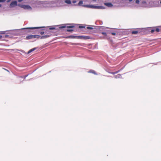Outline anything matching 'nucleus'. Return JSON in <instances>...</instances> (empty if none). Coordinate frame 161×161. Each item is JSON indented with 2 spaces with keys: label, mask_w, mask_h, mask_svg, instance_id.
Wrapping results in <instances>:
<instances>
[{
  "label": "nucleus",
  "mask_w": 161,
  "mask_h": 161,
  "mask_svg": "<svg viewBox=\"0 0 161 161\" xmlns=\"http://www.w3.org/2000/svg\"><path fill=\"white\" fill-rule=\"evenodd\" d=\"M155 31L157 32H159V29L158 28H157L156 29Z\"/></svg>",
  "instance_id": "20"
},
{
  "label": "nucleus",
  "mask_w": 161,
  "mask_h": 161,
  "mask_svg": "<svg viewBox=\"0 0 161 161\" xmlns=\"http://www.w3.org/2000/svg\"><path fill=\"white\" fill-rule=\"evenodd\" d=\"M6 1V0H0V2H4Z\"/></svg>",
  "instance_id": "27"
},
{
  "label": "nucleus",
  "mask_w": 161,
  "mask_h": 161,
  "mask_svg": "<svg viewBox=\"0 0 161 161\" xmlns=\"http://www.w3.org/2000/svg\"><path fill=\"white\" fill-rule=\"evenodd\" d=\"M49 36H50L49 35H46V36H40V37L41 39H44V38H47L49 37Z\"/></svg>",
  "instance_id": "13"
},
{
  "label": "nucleus",
  "mask_w": 161,
  "mask_h": 161,
  "mask_svg": "<svg viewBox=\"0 0 161 161\" xmlns=\"http://www.w3.org/2000/svg\"><path fill=\"white\" fill-rule=\"evenodd\" d=\"M2 37V36H0V37Z\"/></svg>",
  "instance_id": "40"
},
{
  "label": "nucleus",
  "mask_w": 161,
  "mask_h": 161,
  "mask_svg": "<svg viewBox=\"0 0 161 161\" xmlns=\"http://www.w3.org/2000/svg\"><path fill=\"white\" fill-rule=\"evenodd\" d=\"M17 5L18 6H19L20 7L22 8V5H21V4H18V5H17Z\"/></svg>",
  "instance_id": "26"
},
{
  "label": "nucleus",
  "mask_w": 161,
  "mask_h": 161,
  "mask_svg": "<svg viewBox=\"0 0 161 161\" xmlns=\"http://www.w3.org/2000/svg\"><path fill=\"white\" fill-rule=\"evenodd\" d=\"M92 1H93V2H96V0H92Z\"/></svg>",
  "instance_id": "36"
},
{
  "label": "nucleus",
  "mask_w": 161,
  "mask_h": 161,
  "mask_svg": "<svg viewBox=\"0 0 161 161\" xmlns=\"http://www.w3.org/2000/svg\"><path fill=\"white\" fill-rule=\"evenodd\" d=\"M23 0H18V2H20L21 1H22Z\"/></svg>",
  "instance_id": "34"
},
{
  "label": "nucleus",
  "mask_w": 161,
  "mask_h": 161,
  "mask_svg": "<svg viewBox=\"0 0 161 161\" xmlns=\"http://www.w3.org/2000/svg\"><path fill=\"white\" fill-rule=\"evenodd\" d=\"M27 76H28V75H26L25 76V78L26 77H27Z\"/></svg>",
  "instance_id": "37"
},
{
  "label": "nucleus",
  "mask_w": 161,
  "mask_h": 161,
  "mask_svg": "<svg viewBox=\"0 0 161 161\" xmlns=\"http://www.w3.org/2000/svg\"><path fill=\"white\" fill-rule=\"evenodd\" d=\"M102 34L103 35H104L105 36H107V34H106V33H105V32H102Z\"/></svg>",
  "instance_id": "23"
},
{
  "label": "nucleus",
  "mask_w": 161,
  "mask_h": 161,
  "mask_svg": "<svg viewBox=\"0 0 161 161\" xmlns=\"http://www.w3.org/2000/svg\"><path fill=\"white\" fill-rule=\"evenodd\" d=\"M155 31V30H154L152 29V30H151V33H153Z\"/></svg>",
  "instance_id": "28"
},
{
  "label": "nucleus",
  "mask_w": 161,
  "mask_h": 161,
  "mask_svg": "<svg viewBox=\"0 0 161 161\" xmlns=\"http://www.w3.org/2000/svg\"><path fill=\"white\" fill-rule=\"evenodd\" d=\"M36 49V48L35 47V48H33L31 49H30L29 51H28V53L29 54L31 53V52L34 51V50H35Z\"/></svg>",
  "instance_id": "15"
},
{
  "label": "nucleus",
  "mask_w": 161,
  "mask_h": 161,
  "mask_svg": "<svg viewBox=\"0 0 161 161\" xmlns=\"http://www.w3.org/2000/svg\"><path fill=\"white\" fill-rule=\"evenodd\" d=\"M66 27V26L65 25H63L61 27H60V28H65Z\"/></svg>",
  "instance_id": "25"
},
{
  "label": "nucleus",
  "mask_w": 161,
  "mask_h": 161,
  "mask_svg": "<svg viewBox=\"0 0 161 161\" xmlns=\"http://www.w3.org/2000/svg\"><path fill=\"white\" fill-rule=\"evenodd\" d=\"M118 72V71H117L115 73H117Z\"/></svg>",
  "instance_id": "41"
},
{
  "label": "nucleus",
  "mask_w": 161,
  "mask_h": 161,
  "mask_svg": "<svg viewBox=\"0 0 161 161\" xmlns=\"http://www.w3.org/2000/svg\"><path fill=\"white\" fill-rule=\"evenodd\" d=\"M87 29H90V30H92V29H93V28L90 27H87Z\"/></svg>",
  "instance_id": "24"
},
{
  "label": "nucleus",
  "mask_w": 161,
  "mask_h": 161,
  "mask_svg": "<svg viewBox=\"0 0 161 161\" xmlns=\"http://www.w3.org/2000/svg\"><path fill=\"white\" fill-rule=\"evenodd\" d=\"M2 5L1 4H0V8L1 7Z\"/></svg>",
  "instance_id": "39"
},
{
  "label": "nucleus",
  "mask_w": 161,
  "mask_h": 161,
  "mask_svg": "<svg viewBox=\"0 0 161 161\" xmlns=\"http://www.w3.org/2000/svg\"><path fill=\"white\" fill-rule=\"evenodd\" d=\"M40 37V36L37 35H31L27 36L26 39H34V38H39Z\"/></svg>",
  "instance_id": "6"
},
{
  "label": "nucleus",
  "mask_w": 161,
  "mask_h": 161,
  "mask_svg": "<svg viewBox=\"0 0 161 161\" xmlns=\"http://www.w3.org/2000/svg\"><path fill=\"white\" fill-rule=\"evenodd\" d=\"M79 27L80 28H83L84 27L83 26H79Z\"/></svg>",
  "instance_id": "31"
},
{
  "label": "nucleus",
  "mask_w": 161,
  "mask_h": 161,
  "mask_svg": "<svg viewBox=\"0 0 161 161\" xmlns=\"http://www.w3.org/2000/svg\"><path fill=\"white\" fill-rule=\"evenodd\" d=\"M83 6L86 7L88 8H92L102 9L103 8V7L101 6H94L93 5H84Z\"/></svg>",
  "instance_id": "5"
},
{
  "label": "nucleus",
  "mask_w": 161,
  "mask_h": 161,
  "mask_svg": "<svg viewBox=\"0 0 161 161\" xmlns=\"http://www.w3.org/2000/svg\"><path fill=\"white\" fill-rule=\"evenodd\" d=\"M67 31L69 32V31H73V30L72 29H68Z\"/></svg>",
  "instance_id": "22"
},
{
  "label": "nucleus",
  "mask_w": 161,
  "mask_h": 161,
  "mask_svg": "<svg viewBox=\"0 0 161 161\" xmlns=\"http://www.w3.org/2000/svg\"><path fill=\"white\" fill-rule=\"evenodd\" d=\"M64 3L67 4H71V2L70 0H65Z\"/></svg>",
  "instance_id": "14"
},
{
  "label": "nucleus",
  "mask_w": 161,
  "mask_h": 161,
  "mask_svg": "<svg viewBox=\"0 0 161 161\" xmlns=\"http://www.w3.org/2000/svg\"><path fill=\"white\" fill-rule=\"evenodd\" d=\"M88 72L94 74L96 75H97V74L95 72V71L93 70H90V71H89Z\"/></svg>",
  "instance_id": "17"
},
{
  "label": "nucleus",
  "mask_w": 161,
  "mask_h": 161,
  "mask_svg": "<svg viewBox=\"0 0 161 161\" xmlns=\"http://www.w3.org/2000/svg\"><path fill=\"white\" fill-rule=\"evenodd\" d=\"M17 6V2L16 1H12L10 4L9 7L10 8L13 7Z\"/></svg>",
  "instance_id": "7"
},
{
  "label": "nucleus",
  "mask_w": 161,
  "mask_h": 161,
  "mask_svg": "<svg viewBox=\"0 0 161 161\" xmlns=\"http://www.w3.org/2000/svg\"><path fill=\"white\" fill-rule=\"evenodd\" d=\"M149 8L161 6V5H159V1L158 0L154 1L149 0Z\"/></svg>",
  "instance_id": "2"
},
{
  "label": "nucleus",
  "mask_w": 161,
  "mask_h": 161,
  "mask_svg": "<svg viewBox=\"0 0 161 161\" xmlns=\"http://www.w3.org/2000/svg\"><path fill=\"white\" fill-rule=\"evenodd\" d=\"M83 3V2L82 1H80L79 2L78 5L79 6H82V4Z\"/></svg>",
  "instance_id": "18"
},
{
  "label": "nucleus",
  "mask_w": 161,
  "mask_h": 161,
  "mask_svg": "<svg viewBox=\"0 0 161 161\" xmlns=\"http://www.w3.org/2000/svg\"><path fill=\"white\" fill-rule=\"evenodd\" d=\"M72 2L73 3H75L76 2V1H73Z\"/></svg>",
  "instance_id": "32"
},
{
  "label": "nucleus",
  "mask_w": 161,
  "mask_h": 161,
  "mask_svg": "<svg viewBox=\"0 0 161 161\" xmlns=\"http://www.w3.org/2000/svg\"><path fill=\"white\" fill-rule=\"evenodd\" d=\"M11 0H7V3L11 1Z\"/></svg>",
  "instance_id": "33"
},
{
  "label": "nucleus",
  "mask_w": 161,
  "mask_h": 161,
  "mask_svg": "<svg viewBox=\"0 0 161 161\" xmlns=\"http://www.w3.org/2000/svg\"><path fill=\"white\" fill-rule=\"evenodd\" d=\"M74 27V26L71 25V26H67V27L68 28H72L73 27Z\"/></svg>",
  "instance_id": "21"
},
{
  "label": "nucleus",
  "mask_w": 161,
  "mask_h": 161,
  "mask_svg": "<svg viewBox=\"0 0 161 161\" xmlns=\"http://www.w3.org/2000/svg\"><path fill=\"white\" fill-rule=\"evenodd\" d=\"M104 5L109 7H111L113 6V5L110 3H105Z\"/></svg>",
  "instance_id": "10"
},
{
  "label": "nucleus",
  "mask_w": 161,
  "mask_h": 161,
  "mask_svg": "<svg viewBox=\"0 0 161 161\" xmlns=\"http://www.w3.org/2000/svg\"><path fill=\"white\" fill-rule=\"evenodd\" d=\"M138 32L137 31H133L132 32V34H136L138 33Z\"/></svg>",
  "instance_id": "19"
},
{
  "label": "nucleus",
  "mask_w": 161,
  "mask_h": 161,
  "mask_svg": "<svg viewBox=\"0 0 161 161\" xmlns=\"http://www.w3.org/2000/svg\"><path fill=\"white\" fill-rule=\"evenodd\" d=\"M118 2L119 4L115 5L117 7H127L131 8H137L138 6L136 4H138L139 0H119Z\"/></svg>",
  "instance_id": "1"
},
{
  "label": "nucleus",
  "mask_w": 161,
  "mask_h": 161,
  "mask_svg": "<svg viewBox=\"0 0 161 161\" xmlns=\"http://www.w3.org/2000/svg\"><path fill=\"white\" fill-rule=\"evenodd\" d=\"M159 4L160 5H161V1H160V3H159Z\"/></svg>",
  "instance_id": "35"
},
{
  "label": "nucleus",
  "mask_w": 161,
  "mask_h": 161,
  "mask_svg": "<svg viewBox=\"0 0 161 161\" xmlns=\"http://www.w3.org/2000/svg\"><path fill=\"white\" fill-rule=\"evenodd\" d=\"M63 2L61 0H56L54 1L51 2V4L54 5L53 6V7H57V6H63V5H60L59 6H58L57 5L58 4H63Z\"/></svg>",
  "instance_id": "4"
},
{
  "label": "nucleus",
  "mask_w": 161,
  "mask_h": 161,
  "mask_svg": "<svg viewBox=\"0 0 161 161\" xmlns=\"http://www.w3.org/2000/svg\"><path fill=\"white\" fill-rule=\"evenodd\" d=\"M111 33L113 35H116V33L115 32H112Z\"/></svg>",
  "instance_id": "29"
},
{
  "label": "nucleus",
  "mask_w": 161,
  "mask_h": 161,
  "mask_svg": "<svg viewBox=\"0 0 161 161\" xmlns=\"http://www.w3.org/2000/svg\"><path fill=\"white\" fill-rule=\"evenodd\" d=\"M44 32L43 31H42L40 33V34H41V35H43L44 34Z\"/></svg>",
  "instance_id": "30"
},
{
  "label": "nucleus",
  "mask_w": 161,
  "mask_h": 161,
  "mask_svg": "<svg viewBox=\"0 0 161 161\" xmlns=\"http://www.w3.org/2000/svg\"><path fill=\"white\" fill-rule=\"evenodd\" d=\"M119 0H115L114 2V6L115 7H116L115 5H117V4H119V2H118V1H119Z\"/></svg>",
  "instance_id": "12"
},
{
  "label": "nucleus",
  "mask_w": 161,
  "mask_h": 161,
  "mask_svg": "<svg viewBox=\"0 0 161 161\" xmlns=\"http://www.w3.org/2000/svg\"><path fill=\"white\" fill-rule=\"evenodd\" d=\"M41 27H28L26 28H24L21 29L24 30V29H39Z\"/></svg>",
  "instance_id": "11"
},
{
  "label": "nucleus",
  "mask_w": 161,
  "mask_h": 161,
  "mask_svg": "<svg viewBox=\"0 0 161 161\" xmlns=\"http://www.w3.org/2000/svg\"><path fill=\"white\" fill-rule=\"evenodd\" d=\"M121 77V75L120 74H118L117 75L114 76V77L115 78H120Z\"/></svg>",
  "instance_id": "16"
},
{
  "label": "nucleus",
  "mask_w": 161,
  "mask_h": 161,
  "mask_svg": "<svg viewBox=\"0 0 161 161\" xmlns=\"http://www.w3.org/2000/svg\"><path fill=\"white\" fill-rule=\"evenodd\" d=\"M149 0H143L142 1L140 0V2L139 3V6L143 7L149 8Z\"/></svg>",
  "instance_id": "3"
},
{
  "label": "nucleus",
  "mask_w": 161,
  "mask_h": 161,
  "mask_svg": "<svg viewBox=\"0 0 161 161\" xmlns=\"http://www.w3.org/2000/svg\"><path fill=\"white\" fill-rule=\"evenodd\" d=\"M83 36H68L67 37H66L67 38H80V37H82Z\"/></svg>",
  "instance_id": "9"
},
{
  "label": "nucleus",
  "mask_w": 161,
  "mask_h": 161,
  "mask_svg": "<svg viewBox=\"0 0 161 161\" xmlns=\"http://www.w3.org/2000/svg\"><path fill=\"white\" fill-rule=\"evenodd\" d=\"M22 8L25 9L29 10H31L32 9L31 7L29 5H22Z\"/></svg>",
  "instance_id": "8"
},
{
  "label": "nucleus",
  "mask_w": 161,
  "mask_h": 161,
  "mask_svg": "<svg viewBox=\"0 0 161 161\" xmlns=\"http://www.w3.org/2000/svg\"><path fill=\"white\" fill-rule=\"evenodd\" d=\"M54 29V28H51L50 29Z\"/></svg>",
  "instance_id": "38"
}]
</instances>
